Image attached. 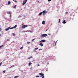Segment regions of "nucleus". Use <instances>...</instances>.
Listing matches in <instances>:
<instances>
[{
    "mask_svg": "<svg viewBox=\"0 0 78 78\" xmlns=\"http://www.w3.org/2000/svg\"><path fill=\"white\" fill-rule=\"evenodd\" d=\"M16 8V5H15L14 7V8Z\"/></svg>",
    "mask_w": 78,
    "mask_h": 78,
    "instance_id": "bb28decb",
    "label": "nucleus"
},
{
    "mask_svg": "<svg viewBox=\"0 0 78 78\" xmlns=\"http://www.w3.org/2000/svg\"><path fill=\"white\" fill-rule=\"evenodd\" d=\"M61 20L60 19H59V20H59V21H58V23H59V22H60V20Z\"/></svg>",
    "mask_w": 78,
    "mask_h": 78,
    "instance_id": "a878e982",
    "label": "nucleus"
},
{
    "mask_svg": "<svg viewBox=\"0 0 78 78\" xmlns=\"http://www.w3.org/2000/svg\"><path fill=\"white\" fill-rule=\"evenodd\" d=\"M26 3H27V2H25V1H24L22 4L23 5H25Z\"/></svg>",
    "mask_w": 78,
    "mask_h": 78,
    "instance_id": "0eeeda50",
    "label": "nucleus"
},
{
    "mask_svg": "<svg viewBox=\"0 0 78 78\" xmlns=\"http://www.w3.org/2000/svg\"><path fill=\"white\" fill-rule=\"evenodd\" d=\"M13 1H14L15 0H12Z\"/></svg>",
    "mask_w": 78,
    "mask_h": 78,
    "instance_id": "ea45409f",
    "label": "nucleus"
},
{
    "mask_svg": "<svg viewBox=\"0 0 78 78\" xmlns=\"http://www.w3.org/2000/svg\"><path fill=\"white\" fill-rule=\"evenodd\" d=\"M9 78H11V77H9Z\"/></svg>",
    "mask_w": 78,
    "mask_h": 78,
    "instance_id": "a19ab883",
    "label": "nucleus"
},
{
    "mask_svg": "<svg viewBox=\"0 0 78 78\" xmlns=\"http://www.w3.org/2000/svg\"><path fill=\"white\" fill-rule=\"evenodd\" d=\"M48 30V29H47V30H46L45 31L46 32V31H47V30Z\"/></svg>",
    "mask_w": 78,
    "mask_h": 78,
    "instance_id": "e433bc0d",
    "label": "nucleus"
},
{
    "mask_svg": "<svg viewBox=\"0 0 78 78\" xmlns=\"http://www.w3.org/2000/svg\"><path fill=\"white\" fill-rule=\"evenodd\" d=\"M31 64H32V63H31V62H30L29 63V66H30Z\"/></svg>",
    "mask_w": 78,
    "mask_h": 78,
    "instance_id": "4468645a",
    "label": "nucleus"
},
{
    "mask_svg": "<svg viewBox=\"0 0 78 78\" xmlns=\"http://www.w3.org/2000/svg\"><path fill=\"white\" fill-rule=\"evenodd\" d=\"M7 41H9V39H7Z\"/></svg>",
    "mask_w": 78,
    "mask_h": 78,
    "instance_id": "c9c22d12",
    "label": "nucleus"
},
{
    "mask_svg": "<svg viewBox=\"0 0 78 78\" xmlns=\"http://www.w3.org/2000/svg\"><path fill=\"white\" fill-rule=\"evenodd\" d=\"M46 36H47V34H42L41 35V37L42 38H43L44 37H46Z\"/></svg>",
    "mask_w": 78,
    "mask_h": 78,
    "instance_id": "f257e3e1",
    "label": "nucleus"
},
{
    "mask_svg": "<svg viewBox=\"0 0 78 78\" xmlns=\"http://www.w3.org/2000/svg\"><path fill=\"white\" fill-rule=\"evenodd\" d=\"M12 35L13 36H15V35H16V34H12Z\"/></svg>",
    "mask_w": 78,
    "mask_h": 78,
    "instance_id": "393cba45",
    "label": "nucleus"
},
{
    "mask_svg": "<svg viewBox=\"0 0 78 78\" xmlns=\"http://www.w3.org/2000/svg\"><path fill=\"white\" fill-rule=\"evenodd\" d=\"M42 14V12H41L40 13H39V16H41Z\"/></svg>",
    "mask_w": 78,
    "mask_h": 78,
    "instance_id": "ddd939ff",
    "label": "nucleus"
},
{
    "mask_svg": "<svg viewBox=\"0 0 78 78\" xmlns=\"http://www.w3.org/2000/svg\"><path fill=\"white\" fill-rule=\"evenodd\" d=\"M31 58H32V56H31L30 57L28 58V59H31Z\"/></svg>",
    "mask_w": 78,
    "mask_h": 78,
    "instance_id": "2eb2a0df",
    "label": "nucleus"
},
{
    "mask_svg": "<svg viewBox=\"0 0 78 78\" xmlns=\"http://www.w3.org/2000/svg\"><path fill=\"white\" fill-rule=\"evenodd\" d=\"M7 14H11V12H7Z\"/></svg>",
    "mask_w": 78,
    "mask_h": 78,
    "instance_id": "f8f14e48",
    "label": "nucleus"
},
{
    "mask_svg": "<svg viewBox=\"0 0 78 78\" xmlns=\"http://www.w3.org/2000/svg\"><path fill=\"white\" fill-rule=\"evenodd\" d=\"M68 13V12H66V14H67Z\"/></svg>",
    "mask_w": 78,
    "mask_h": 78,
    "instance_id": "473e14b6",
    "label": "nucleus"
},
{
    "mask_svg": "<svg viewBox=\"0 0 78 78\" xmlns=\"http://www.w3.org/2000/svg\"><path fill=\"white\" fill-rule=\"evenodd\" d=\"M39 75H41V76H42V78H44V74H42L41 73H39Z\"/></svg>",
    "mask_w": 78,
    "mask_h": 78,
    "instance_id": "7ed1b4c3",
    "label": "nucleus"
},
{
    "mask_svg": "<svg viewBox=\"0 0 78 78\" xmlns=\"http://www.w3.org/2000/svg\"><path fill=\"white\" fill-rule=\"evenodd\" d=\"M39 44L41 46V47H42L43 45H44V44H42V43H40V44Z\"/></svg>",
    "mask_w": 78,
    "mask_h": 78,
    "instance_id": "423d86ee",
    "label": "nucleus"
},
{
    "mask_svg": "<svg viewBox=\"0 0 78 78\" xmlns=\"http://www.w3.org/2000/svg\"><path fill=\"white\" fill-rule=\"evenodd\" d=\"M28 0H25V2H27V1Z\"/></svg>",
    "mask_w": 78,
    "mask_h": 78,
    "instance_id": "72a5a7b5",
    "label": "nucleus"
},
{
    "mask_svg": "<svg viewBox=\"0 0 78 78\" xmlns=\"http://www.w3.org/2000/svg\"><path fill=\"white\" fill-rule=\"evenodd\" d=\"M39 50H41V49H39Z\"/></svg>",
    "mask_w": 78,
    "mask_h": 78,
    "instance_id": "58836bf2",
    "label": "nucleus"
},
{
    "mask_svg": "<svg viewBox=\"0 0 78 78\" xmlns=\"http://www.w3.org/2000/svg\"><path fill=\"white\" fill-rule=\"evenodd\" d=\"M30 42H27V44H30Z\"/></svg>",
    "mask_w": 78,
    "mask_h": 78,
    "instance_id": "7c9ffc66",
    "label": "nucleus"
},
{
    "mask_svg": "<svg viewBox=\"0 0 78 78\" xmlns=\"http://www.w3.org/2000/svg\"><path fill=\"white\" fill-rule=\"evenodd\" d=\"M45 21H42V24H43V25H45Z\"/></svg>",
    "mask_w": 78,
    "mask_h": 78,
    "instance_id": "1a4fd4ad",
    "label": "nucleus"
},
{
    "mask_svg": "<svg viewBox=\"0 0 78 78\" xmlns=\"http://www.w3.org/2000/svg\"><path fill=\"white\" fill-rule=\"evenodd\" d=\"M62 23L64 24L66 23V20H64L62 22Z\"/></svg>",
    "mask_w": 78,
    "mask_h": 78,
    "instance_id": "9b49d317",
    "label": "nucleus"
},
{
    "mask_svg": "<svg viewBox=\"0 0 78 78\" xmlns=\"http://www.w3.org/2000/svg\"><path fill=\"white\" fill-rule=\"evenodd\" d=\"M57 41H57L56 42L54 41L55 42V45H56V43L57 42Z\"/></svg>",
    "mask_w": 78,
    "mask_h": 78,
    "instance_id": "a211bd4d",
    "label": "nucleus"
},
{
    "mask_svg": "<svg viewBox=\"0 0 78 78\" xmlns=\"http://www.w3.org/2000/svg\"><path fill=\"white\" fill-rule=\"evenodd\" d=\"M39 76H37L36 77V78H39Z\"/></svg>",
    "mask_w": 78,
    "mask_h": 78,
    "instance_id": "412c9836",
    "label": "nucleus"
},
{
    "mask_svg": "<svg viewBox=\"0 0 78 78\" xmlns=\"http://www.w3.org/2000/svg\"><path fill=\"white\" fill-rule=\"evenodd\" d=\"M38 48H35V49L34 50V51L36 50H38Z\"/></svg>",
    "mask_w": 78,
    "mask_h": 78,
    "instance_id": "dca6fc26",
    "label": "nucleus"
},
{
    "mask_svg": "<svg viewBox=\"0 0 78 78\" xmlns=\"http://www.w3.org/2000/svg\"><path fill=\"white\" fill-rule=\"evenodd\" d=\"M17 25H16L14 27H11V28H10V29H11V30H12V29H13V28H16V27H17Z\"/></svg>",
    "mask_w": 78,
    "mask_h": 78,
    "instance_id": "20e7f679",
    "label": "nucleus"
},
{
    "mask_svg": "<svg viewBox=\"0 0 78 78\" xmlns=\"http://www.w3.org/2000/svg\"><path fill=\"white\" fill-rule=\"evenodd\" d=\"M40 77H41V76H40Z\"/></svg>",
    "mask_w": 78,
    "mask_h": 78,
    "instance_id": "79ce46f5",
    "label": "nucleus"
},
{
    "mask_svg": "<svg viewBox=\"0 0 78 78\" xmlns=\"http://www.w3.org/2000/svg\"><path fill=\"white\" fill-rule=\"evenodd\" d=\"M3 73H5L6 72H5V71H3Z\"/></svg>",
    "mask_w": 78,
    "mask_h": 78,
    "instance_id": "c85d7f7f",
    "label": "nucleus"
},
{
    "mask_svg": "<svg viewBox=\"0 0 78 78\" xmlns=\"http://www.w3.org/2000/svg\"><path fill=\"white\" fill-rule=\"evenodd\" d=\"M28 27V26L27 25H23L22 27V28H23V29H24V28H25L26 27Z\"/></svg>",
    "mask_w": 78,
    "mask_h": 78,
    "instance_id": "f03ea898",
    "label": "nucleus"
},
{
    "mask_svg": "<svg viewBox=\"0 0 78 78\" xmlns=\"http://www.w3.org/2000/svg\"><path fill=\"white\" fill-rule=\"evenodd\" d=\"M42 13H43V14H44V13H46V11L44 10L42 12Z\"/></svg>",
    "mask_w": 78,
    "mask_h": 78,
    "instance_id": "9d476101",
    "label": "nucleus"
},
{
    "mask_svg": "<svg viewBox=\"0 0 78 78\" xmlns=\"http://www.w3.org/2000/svg\"><path fill=\"white\" fill-rule=\"evenodd\" d=\"M9 29H10V27H9L8 28L6 29L5 30V31H8Z\"/></svg>",
    "mask_w": 78,
    "mask_h": 78,
    "instance_id": "6e6552de",
    "label": "nucleus"
},
{
    "mask_svg": "<svg viewBox=\"0 0 78 78\" xmlns=\"http://www.w3.org/2000/svg\"><path fill=\"white\" fill-rule=\"evenodd\" d=\"M23 48V47L22 46L20 48V49H22V48Z\"/></svg>",
    "mask_w": 78,
    "mask_h": 78,
    "instance_id": "b1692460",
    "label": "nucleus"
},
{
    "mask_svg": "<svg viewBox=\"0 0 78 78\" xmlns=\"http://www.w3.org/2000/svg\"><path fill=\"white\" fill-rule=\"evenodd\" d=\"M37 66H40V65L39 64H37Z\"/></svg>",
    "mask_w": 78,
    "mask_h": 78,
    "instance_id": "f704fd0d",
    "label": "nucleus"
},
{
    "mask_svg": "<svg viewBox=\"0 0 78 78\" xmlns=\"http://www.w3.org/2000/svg\"><path fill=\"white\" fill-rule=\"evenodd\" d=\"M21 72H23V71L21 70Z\"/></svg>",
    "mask_w": 78,
    "mask_h": 78,
    "instance_id": "4c0bfd02",
    "label": "nucleus"
},
{
    "mask_svg": "<svg viewBox=\"0 0 78 78\" xmlns=\"http://www.w3.org/2000/svg\"><path fill=\"white\" fill-rule=\"evenodd\" d=\"M19 77V76H15L14 78H18Z\"/></svg>",
    "mask_w": 78,
    "mask_h": 78,
    "instance_id": "6ab92c4d",
    "label": "nucleus"
},
{
    "mask_svg": "<svg viewBox=\"0 0 78 78\" xmlns=\"http://www.w3.org/2000/svg\"><path fill=\"white\" fill-rule=\"evenodd\" d=\"M3 45H2V46H0V48H2V47H3Z\"/></svg>",
    "mask_w": 78,
    "mask_h": 78,
    "instance_id": "4be33fe9",
    "label": "nucleus"
},
{
    "mask_svg": "<svg viewBox=\"0 0 78 78\" xmlns=\"http://www.w3.org/2000/svg\"><path fill=\"white\" fill-rule=\"evenodd\" d=\"M51 1V0H48V2H50Z\"/></svg>",
    "mask_w": 78,
    "mask_h": 78,
    "instance_id": "2f4dec72",
    "label": "nucleus"
},
{
    "mask_svg": "<svg viewBox=\"0 0 78 78\" xmlns=\"http://www.w3.org/2000/svg\"><path fill=\"white\" fill-rule=\"evenodd\" d=\"M14 2H15V3H17V1H16V0H15Z\"/></svg>",
    "mask_w": 78,
    "mask_h": 78,
    "instance_id": "c756f323",
    "label": "nucleus"
},
{
    "mask_svg": "<svg viewBox=\"0 0 78 78\" xmlns=\"http://www.w3.org/2000/svg\"><path fill=\"white\" fill-rule=\"evenodd\" d=\"M12 67H14V66L13 65L12 66L10 67L9 68V69H11V68H12Z\"/></svg>",
    "mask_w": 78,
    "mask_h": 78,
    "instance_id": "aec40b11",
    "label": "nucleus"
},
{
    "mask_svg": "<svg viewBox=\"0 0 78 78\" xmlns=\"http://www.w3.org/2000/svg\"><path fill=\"white\" fill-rule=\"evenodd\" d=\"M11 3V2L10 1H9L8 2V5H9Z\"/></svg>",
    "mask_w": 78,
    "mask_h": 78,
    "instance_id": "f3484780",
    "label": "nucleus"
},
{
    "mask_svg": "<svg viewBox=\"0 0 78 78\" xmlns=\"http://www.w3.org/2000/svg\"><path fill=\"white\" fill-rule=\"evenodd\" d=\"M34 40H35V39H33V40L32 41V42L33 41H34Z\"/></svg>",
    "mask_w": 78,
    "mask_h": 78,
    "instance_id": "cd10ccee",
    "label": "nucleus"
},
{
    "mask_svg": "<svg viewBox=\"0 0 78 78\" xmlns=\"http://www.w3.org/2000/svg\"><path fill=\"white\" fill-rule=\"evenodd\" d=\"M45 42V40H43L40 41V43L42 42Z\"/></svg>",
    "mask_w": 78,
    "mask_h": 78,
    "instance_id": "39448f33",
    "label": "nucleus"
},
{
    "mask_svg": "<svg viewBox=\"0 0 78 78\" xmlns=\"http://www.w3.org/2000/svg\"><path fill=\"white\" fill-rule=\"evenodd\" d=\"M2 62L0 63V66H2Z\"/></svg>",
    "mask_w": 78,
    "mask_h": 78,
    "instance_id": "5701e85b",
    "label": "nucleus"
}]
</instances>
